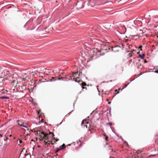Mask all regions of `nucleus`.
Returning <instances> with one entry per match:
<instances>
[{
  "label": "nucleus",
  "instance_id": "obj_1",
  "mask_svg": "<svg viewBox=\"0 0 158 158\" xmlns=\"http://www.w3.org/2000/svg\"><path fill=\"white\" fill-rule=\"evenodd\" d=\"M37 133L40 135V140H42L43 139H48V137H47L48 134L45 133L44 132H41L40 131H38Z\"/></svg>",
  "mask_w": 158,
  "mask_h": 158
},
{
  "label": "nucleus",
  "instance_id": "obj_2",
  "mask_svg": "<svg viewBox=\"0 0 158 158\" xmlns=\"http://www.w3.org/2000/svg\"><path fill=\"white\" fill-rule=\"evenodd\" d=\"M77 6V10H79L83 9L84 7V5L83 3L82 2H77L76 5Z\"/></svg>",
  "mask_w": 158,
  "mask_h": 158
},
{
  "label": "nucleus",
  "instance_id": "obj_3",
  "mask_svg": "<svg viewBox=\"0 0 158 158\" xmlns=\"http://www.w3.org/2000/svg\"><path fill=\"white\" fill-rule=\"evenodd\" d=\"M64 79V77H53L49 81L51 82H53L58 80H63Z\"/></svg>",
  "mask_w": 158,
  "mask_h": 158
},
{
  "label": "nucleus",
  "instance_id": "obj_4",
  "mask_svg": "<svg viewBox=\"0 0 158 158\" xmlns=\"http://www.w3.org/2000/svg\"><path fill=\"white\" fill-rule=\"evenodd\" d=\"M106 49H101L100 50H98V49H96V52H98V53H100V55L101 56L104 55L105 53Z\"/></svg>",
  "mask_w": 158,
  "mask_h": 158
},
{
  "label": "nucleus",
  "instance_id": "obj_5",
  "mask_svg": "<svg viewBox=\"0 0 158 158\" xmlns=\"http://www.w3.org/2000/svg\"><path fill=\"white\" fill-rule=\"evenodd\" d=\"M46 140H48L47 141H46V140H44V142L45 143V145H47V146H48V145L51 143L52 144H53L54 143H52V142L51 141H50L48 140V139H46Z\"/></svg>",
  "mask_w": 158,
  "mask_h": 158
},
{
  "label": "nucleus",
  "instance_id": "obj_6",
  "mask_svg": "<svg viewBox=\"0 0 158 158\" xmlns=\"http://www.w3.org/2000/svg\"><path fill=\"white\" fill-rule=\"evenodd\" d=\"M81 85L82 86V88L83 89H86V87H85V86H89V85H87L86 83L85 82H83L81 83Z\"/></svg>",
  "mask_w": 158,
  "mask_h": 158
},
{
  "label": "nucleus",
  "instance_id": "obj_7",
  "mask_svg": "<svg viewBox=\"0 0 158 158\" xmlns=\"http://www.w3.org/2000/svg\"><path fill=\"white\" fill-rule=\"evenodd\" d=\"M88 124V122L86 120H83L81 122V125L82 126L83 125L84 126L85 124Z\"/></svg>",
  "mask_w": 158,
  "mask_h": 158
},
{
  "label": "nucleus",
  "instance_id": "obj_8",
  "mask_svg": "<svg viewBox=\"0 0 158 158\" xmlns=\"http://www.w3.org/2000/svg\"><path fill=\"white\" fill-rule=\"evenodd\" d=\"M27 124V123H21V126L25 127V128H27V130H28V129L27 128V127L26 126Z\"/></svg>",
  "mask_w": 158,
  "mask_h": 158
},
{
  "label": "nucleus",
  "instance_id": "obj_9",
  "mask_svg": "<svg viewBox=\"0 0 158 158\" xmlns=\"http://www.w3.org/2000/svg\"><path fill=\"white\" fill-rule=\"evenodd\" d=\"M18 81L16 80H13L12 81V83H13V86H16L17 85V84L18 83Z\"/></svg>",
  "mask_w": 158,
  "mask_h": 158
},
{
  "label": "nucleus",
  "instance_id": "obj_10",
  "mask_svg": "<svg viewBox=\"0 0 158 158\" xmlns=\"http://www.w3.org/2000/svg\"><path fill=\"white\" fill-rule=\"evenodd\" d=\"M90 125L89 123H88V124H85L84 126V127H85L86 128H89L90 127Z\"/></svg>",
  "mask_w": 158,
  "mask_h": 158
},
{
  "label": "nucleus",
  "instance_id": "obj_11",
  "mask_svg": "<svg viewBox=\"0 0 158 158\" xmlns=\"http://www.w3.org/2000/svg\"><path fill=\"white\" fill-rule=\"evenodd\" d=\"M144 56H145L144 54H143L142 55H141L140 54L139 55V57L141 58L142 59H143L144 58Z\"/></svg>",
  "mask_w": 158,
  "mask_h": 158
},
{
  "label": "nucleus",
  "instance_id": "obj_12",
  "mask_svg": "<svg viewBox=\"0 0 158 158\" xmlns=\"http://www.w3.org/2000/svg\"><path fill=\"white\" fill-rule=\"evenodd\" d=\"M65 144L64 143L61 146H60L59 148H61V149H62L64 148H65Z\"/></svg>",
  "mask_w": 158,
  "mask_h": 158
},
{
  "label": "nucleus",
  "instance_id": "obj_13",
  "mask_svg": "<svg viewBox=\"0 0 158 158\" xmlns=\"http://www.w3.org/2000/svg\"><path fill=\"white\" fill-rule=\"evenodd\" d=\"M0 98L3 99H8L9 97L6 96H2L0 97Z\"/></svg>",
  "mask_w": 158,
  "mask_h": 158
},
{
  "label": "nucleus",
  "instance_id": "obj_14",
  "mask_svg": "<svg viewBox=\"0 0 158 158\" xmlns=\"http://www.w3.org/2000/svg\"><path fill=\"white\" fill-rule=\"evenodd\" d=\"M61 150V148H57V149L56 150L55 152V153H56L58 151L60 150Z\"/></svg>",
  "mask_w": 158,
  "mask_h": 158
},
{
  "label": "nucleus",
  "instance_id": "obj_15",
  "mask_svg": "<svg viewBox=\"0 0 158 158\" xmlns=\"http://www.w3.org/2000/svg\"><path fill=\"white\" fill-rule=\"evenodd\" d=\"M79 78L78 77H76V78L75 79V81L76 82H79V81L78 80V79H79Z\"/></svg>",
  "mask_w": 158,
  "mask_h": 158
},
{
  "label": "nucleus",
  "instance_id": "obj_16",
  "mask_svg": "<svg viewBox=\"0 0 158 158\" xmlns=\"http://www.w3.org/2000/svg\"><path fill=\"white\" fill-rule=\"evenodd\" d=\"M46 71L44 72V73L46 74V75H48V73H49L50 72H48L47 71H48V70L46 69Z\"/></svg>",
  "mask_w": 158,
  "mask_h": 158
},
{
  "label": "nucleus",
  "instance_id": "obj_17",
  "mask_svg": "<svg viewBox=\"0 0 158 158\" xmlns=\"http://www.w3.org/2000/svg\"><path fill=\"white\" fill-rule=\"evenodd\" d=\"M17 122H18V124L21 126V124L22 122L19 120H17Z\"/></svg>",
  "mask_w": 158,
  "mask_h": 158
},
{
  "label": "nucleus",
  "instance_id": "obj_18",
  "mask_svg": "<svg viewBox=\"0 0 158 158\" xmlns=\"http://www.w3.org/2000/svg\"><path fill=\"white\" fill-rule=\"evenodd\" d=\"M104 136H105V139L106 141H108V137L107 136H106V135H104Z\"/></svg>",
  "mask_w": 158,
  "mask_h": 158
},
{
  "label": "nucleus",
  "instance_id": "obj_19",
  "mask_svg": "<svg viewBox=\"0 0 158 158\" xmlns=\"http://www.w3.org/2000/svg\"><path fill=\"white\" fill-rule=\"evenodd\" d=\"M20 78H22V79H23V80L24 81H25L26 80V79H27V76H26L24 78H21V77H20Z\"/></svg>",
  "mask_w": 158,
  "mask_h": 158
},
{
  "label": "nucleus",
  "instance_id": "obj_20",
  "mask_svg": "<svg viewBox=\"0 0 158 158\" xmlns=\"http://www.w3.org/2000/svg\"><path fill=\"white\" fill-rule=\"evenodd\" d=\"M142 45H140L139 46V49H140V50L141 51H142Z\"/></svg>",
  "mask_w": 158,
  "mask_h": 158
},
{
  "label": "nucleus",
  "instance_id": "obj_21",
  "mask_svg": "<svg viewBox=\"0 0 158 158\" xmlns=\"http://www.w3.org/2000/svg\"><path fill=\"white\" fill-rule=\"evenodd\" d=\"M107 124L109 125L110 126H111L112 125V123H107Z\"/></svg>",
  "mask_w": 158,
  "mask_h": 158
},
{
  "label": "nucleus",
  "instance_id": "obj_22",
  "mask_svg": "<svg viewBox=\"0 0 158 158\" xmlns=\"http://www.w3.org/2000/svg\"><path fill=\"white\" fill-rule=\"evenodd\" d=\"M115 92H117V93H116V94H118V93H119V92H118V90H117V89H115Z\"/></svg>",
  "mask_w": 158,
  "mask_h": 158
},
{
  "label": "nucleus",
  "instance_id": "obj_23",
  "mask_svg": "<svg viewBox=\"0 0 158 158\" xmlns=\"http://www.w3.org/2000/svg\"><path fill=\"white\" fill-rule=\"evenodd\" d=\"M78 72H77L76 73H75L74 74V76L75 75H77L78 74Z\"/></svg>",
  "mask_w": 158,
  "mask_h": 158
},
{
  "label": "nucleus",
  "instance_id": "obj_24",
  "mask_svg": "<svg viewBox=\"0 0 158 158\" xmlns=\"http://www.w3.org/2000/svg\"><path fill=\"white\" fill-rule=\"evenodd\" d=\"M155 73H158V70H156V71H155Z\"/></svg>",
  "mask_w": 158,
  "mask_h": 158
},
{
  "label": "nucleus",
  "instance_id": "obj_25",
  "mask_svg": "<svg viewBox=\"0 0 158 158\" xmlns=\"http://www.w3.org/2000/svg\"><path fill=\"white\" fill-rule=\"evenodd\" d=\"M22 75H23L24 76V75H26V73H23Z\"/></svg>",
  "mask_w": 158,
  "mask_h": 158
},
{
  "label": "nucleus",
  "instance_id": "obj_26",
  "mask_svg": "<svg viewBox=\"0 0 158 158\" xmlns=\"http://www.w3.org/2000/svg\"><path fill=\"white\" fill-rule=\"evenodd\" d=\"M22 141L21 140H19V143H22Z\"/></svg>",
  "mask_w": 158,
  "mask_h": 158
},
{
  "label": "nucleus",
  "instance_id": "obj_27",
  "mask_svg": "<svg viewBox=\"0 0 158 158\" xmlns=\"http://www.w3.org/2000/svg\"><path fill=\"white\" fill-rule=\"evenodd\" d=\"M40 82H43V81L41 80H40Z\"/></svg>",
  "mask_w": 158,
  "mask_h": 158
},
{
  "label": "nucleus",
  "instance_id": "obj_28",
  "mask_svg": "<svg viewBox=\"0 0 158 158\" xmlns=\"http://www.w3.org/2000/svg\"><path fill=\"white\" fill-rule=\"evenodd\" d=\"M2 136H3L2 135V134H0V137H2Z\"/></svg>",
  "mask_w": 158,
  "mask_h": 158
},
{
  "label": "nucleus",
  "instance_id": "obj_29",
  "mask_svg": "<svg viewBox=\"0 0 158 158\" xmlns=\"http://www.w3.org/2000/svg\"><path fill=\"white\" fill-rule=\"evenodd\" d=\"M49 133H50V134H53V135H53V133H51V132H49Z\"/></svg>",
  "mask_w": 158,
  "mask_h": 158
},
{
  "label": "nucleus",
  "instance_id": "obj_30",
  "mask_svg": "<svg viewBox=\"0 0 158 158\" xmlns=\"http://www.w3.org/2000/svg\"><path fill=\"white\" fill-rule=\"evenodd\" d=\"M144 62L145 63L147 62V61L146 60H145V61H144Z\"/></svg>",
  "mask_w": 158,
  "mask_h": 158
},
{
  "label": "nucleus",
  "instance_id": "obj_31",
  "mask_svg": "<svg viewBox=\"0 0 158 158\" xmlns=\"http://www.w3.org/2000/svg\"><path fill=\"white\" fill-rule=\"evenodd\" d=\"M135 51L134 50H133L132 51V52H134Z\"/></svg>",
  "mask_w": 158,
  "mask_h": 158
},
{
  "label": "nucleus",
  "instance_id": "obj_32",
  "mask_svg": "<svg viewBox=\"0 0 158 158\" xmlns=\"http://www.w3.org/2000/svg\"><path fill=\"white\" fill-rule=\"evenodd\" d=\"M8 139V138H7V137H6V139Z\"/></svg>",
  "mask_w": 158,
  "mask_h": 158
},
{
  "label": "nucleus",
  "instance_id": "obj_33",
  "mask_svg": "<svg viewBox=\"0 0 158 158\" xmlns=\"http://www.w3.org/2000/svg\"><path fill=\"white\" fill-rule=\"evenodd\" d=\"M4 145H6V146L7 145V144H5Z\"/></svg>",
  "mask_w": 158,
  "mask_h": 158
},
{
  "label": "nucleus",
  "instance_id": "obj_34",
  "mask_svg": "<svg viewBox=\"0 0 158 158\" xmlns=\"http://www.w3.org/2000/svg\"><path fill=\"white\" fill-rule=\"evenodd\" d=\"M139 53H140V52H138L137 53H138V54H139Z\"/></svg>",
  "mask_w": 158,
  "mask_h": 158
},
{
  "label": "nucleus",
  "instance_id": "obj_35",
  "mask_svg": "<svg viewBox=\"0 0 158 158\" xmlns=\"http://www.w3.org/2000/svg\"><path fill=\"white\" fill-rule=\"evenodd\" d=\"M125 86L126 87L127 86V85H125Z\"/></svg>",
  "mask_w": 158,
  "mask_h": 158
},
{
  "label": "nucleus",
  "instance_id": "obj_36",
  "mask_svg": "<svg viewBox=\"0 0 158 158\" xmlns=\"http://www.w3.org/2000/svg\"><path fill=\"white\" fill-rule=\"evenodd\" d=\"M55 143V142H54V143L52 142V143H54V144Z\"/></svg>",
  "mask_w": 158,
  "mask_h": 158
},
{
  "label": "nucleus",
  "instance_id": "obj_37",
  "mask_svg": "<svg viewBox=\"0 0 158 158\" xmlns=\"http://www.w3.org/2000/svg\"><path fill=\"white\" fill-rule=\"evenodd\" d=\"M108 103H109V104H110V102H109Z\"/></svg>",
  "mask_w": 158,
  "mask_h": 158
},
{
  "label": "nucleus",
  "instance_id": "obj_38",
  "mask_svg": "<svg viewBox=\"0 0 158 158\" xmlns=\"http://www.w3.org/2000/svg\"><path fill=\"white\" fill-rule=\"evenodd\" d=\"M31 141H33V139H31Z\"/></svg>",
  "mask_w": 158,
  "mask_h": 158
},
{
  "label": "nucleus",
  "instance_id": "obj_39",
  "mask_svg": "<svg viewBox=\"0 0 158 158\" xmlns=\"http://www.w3.org/2000/svg\"><path fill=\"white\" fill-rule=\"evenodd\" d=\"M118 89L119 90H121V89Z\"/></svg>",
  "mask_w": 158,
  "mask_h": 158
},
{
  "label": "nucleus",
  "instance_id": "obj_40",
  "mask_svg": "<svg viewBox=\"0 0 158 158\" xmlns=\"http://www.w3.org/2000/svg\"><path fill=\"white\" fill-rule=\"evenodd\" d=\"M56 141H57V139L56 140Z\"/></svg>",
  "mask_w": 158,
  "mask_h": 158
},
{
  "label": "nucleus",
  "instance_id": "obj_41",
  "mask_svg": "<svg viewBox=\"0 0 158 158\" xmlns=\"http://www.w3.org/2000/svg\"><path fill=\"white\" fill-rule=\"evenodd\" d=\"M89 1H90V0H88Z\"/></svg>",
  "mask_w": 158,
  "mask_h": 158
},
{
  "label": "nucleus",
  "instance_id": "obj_42",
  "mask_svg": "<svg viewBox=\"0 0 158 158\" xmlns=\"http://www.w3.org/2000/svg\"><path fill=\"white\" fill-rule=\"evenodd\" d=\"M79 75L80 76V73H79Z\"/></svg>",
  "mask_w": 158,
  "mask_h": 158
},
{
  "label": "nucleus",
  "instance_id": "obj_43",
  "mask_svg": "<svg viewBox=\"0 0 158 158\" xmlns=\"http://www.w3.org/2000/svg\"><path fill=\"white\" fill-rule=\"evenodd\" d=\"M130 57H131V56H130Z\"/></svg>",
  "mask_w": 158,
  "mask_h": 158
}]
</instances>
